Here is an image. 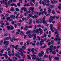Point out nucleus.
<instances>
[{
	"mask_svg": "<svg viewBox=\"0 0 61 61\" xmlns=\"http://www.w3.org/2000/svg\"><path fill=\"white\" fill-rule=\"evenodd\" d=\"M31 56L32 57V59H36V60L37 61H41V60H42V58H40V59L39 58V57L38 56L36 57V55H35V54H33L31 55Z\"/></svg>",
	"mask_w": 61,
	"mask_h": 61,
	"instance_id": "nucleus-1",
	"label": "nucleus"
},
{
	"mask_svg": "<svg viewBox=\"0 0 61 61\" xmlns=\"http://www.w3.org/2000/svg\"><path fill=\"white\" fill-rule=\"evenodd\" d=\"M53 47H54V46L51 45L50 46L49 48H47V49L46 50V53L47 54H48L49 53L48 52V50H50V53H51L53 51Z\"/></svg>",
	"mask_w": 61,
	"mask_h": 61,
	"instance_id": "nucleus-2",
	"label": "nucleus"
},
{
	"mask_svg": "<svg viewBox=\"0 0 61 61\" xmlns=\"http://www.w3.org/2000/svg\"><path fill=\"white\" fill-rule=\"evenodd\" d=\"M9 42L8 41H5L4 42L3 44L5 45H6V46H5V50H6V49H7V46H7L8 44H9Z\"/></svg>",
	"mask_w": 61,
	"mask_h": 61,
	"instance_id": "nucleus-3",
	"label": "nucleus"
},
{
	"mask_svg": "<svg viewBox=\"0 0 61 61\" xmlns=\"http://www.w3.org/2000/svg\"><path fill=\"white\" fill-rule=\"evenodd\" d=\"M7 0H3L2 1L3 4H4L5 3V7L6 8H7L8 7V6L7 5Z\"/></svg>",
	"mask_w": 61,
	"mask_h": 61,
	"instance_id": "nucleus-4",
	"label": "nucleus"
},
{
	"mask_svg": "<svg viewBox=\"0 0 61 61\" xmlns=\"http://www.w3.org/2000/svg\"><path fill=\"white\" fill-rule=\"evenodd\" d=\"M31 33L32 31L29 30L26 33V34H27V35L29 34L28 35L29 38H31Z\"/></svg>",
	"mask_w": 61,
	"mask_h": 61,
	"instance_id": "nucleus-5",
	"label": "nucleus"
},
{
	"mask_svg": "<svg viewBox=\"0 0 61 61\" xmlns=\"http://www.w3.org/2000/svg\"><path fill=\"white\" fill-rule=\"evenodd\" d=\"M46 17L44 16L42 19V22L43 24H44L45 25H46L47 24V22L46 21H45V18H46Z\"/></svg>",
	"mask_w": 61,
	"mask_h": 61,
	"instance_id": "nucleus-6",
	"label": "nucleus"
},
{
	"mask_svg": "<svg viewBox=\"0 0 61 61\" xmlns=\"http://www.w3.org/2000/svg\"><path fill=\"white\" fill-rule=\"evenodd\" d=\"M36 22L37 24H39V23H42V20L41 19H38L37 20V19H36Z\"/></svg>",
	"mask_w": 61,
	"mask_h": 61,
	"instance_id": "nucleus-7",
	"label": "nucleus"
},
{
	"mask_svg": "<svg viewBox=\"0 0 61 61\" xmlns=\"http://www.w3.org/2000/svg\"><path fill=\"white\" fill-rule=\"evenodd\" d=\"M44 55V53L43 51H41V53H39V56H38L39 57H41V56L42 57L43 56V55Z\"/></svg>",
	"mask_w": 61,
	"mask_h": 61,
	"instance_id": "nucleus-8",
	"label": "nucleus"
},
{
	"mask_svg": "<svg viewBox=\"0 0 61 61\" xmlns=\"http://www.w3.org/2000/svg\"><path fill=\"white\" fill-rule=\"evenodd\" d=\"M35 32H36V33H37V34L39 33V32L38 31V29L34 30H33L32 33H35Z\"/></svg>",
	"mask_w": 61,
	"mask_h": 61,
	"instance_id": "nucleus-9",
	"label": "nucleus"
},
{
	"mask_svg": "<svg viewBox=\"0 0 61 61\" xmlns=\"http://www.w3.org/2000/svg\"><path fill=\"white\" fill-rule=\"evenodd\" d=\"M56 50H54L52 51V54H53V55H55L56 54V52H58V49H56Z\"/></svg>",
	"mask_w": 61,
	"mask_h": 61,
	"instance_id": "nucleus-10",
	"label": "nucleus"
},
{
	"mask_svg": "<svg viewBox=\"0 0 61 61\" xmlns=\"http://www.w3.org/2000/svg\"><path fill=\"white\" fill-rule=\"evenodd\" d=\"M44 40L42 39H41V41H40V44L41 46H42L43 44H44Z\"/></svg>",
	"mask_w": 61,
	"mask_h": 61,
	"instance_id": "nucleus-11",
	"label": "nucleus"
},
{
	"mask_svg": "<svg viewBox=\"0 0 61 61\" xmlns=\"http://www.w3.org/2000/svg\"><path fill=\"white\" fill-rule=\"evenodd\" d=\"M51 2L52 4V5H54L55 4H56L57 3V1H56L54 0L53 1L52 0H51Z\"/></svg>",
	"mask_w": 61,
	"mask_h": 61,
	"instance_id": "nucleus-12",
	"label": "nucleus"
},
{
	"mask_svg": "<svg viewBox=\"0 0 61 61\" xmlns=\"http://www.w3.org/2000/svg\"><path fill=\"white\" fill-rule=\"evenodd\" d=\"M53 58H54L56 60H57L58 61L59 60V57L55 56H53Z\"/></svg>",
	"mask_w": 61,
	"mask_h": 61,
	"instance_id": "nucleus-13",
	"label": "nucleus"
},
{
	"mask_svg": "<svg viewBox=\"0 0 61 61\" xmlns=\"http://www.w3.org/2000/svg\"><path fill=\"white\" fill-rule=\"evenodd\" d=\"M38 31H40V35H41L42 33H43V30H42L41 29L39 28V29H38Z\"/></svg>",
	"mask_w": 61,
	"mask_h": 61,
	"instance_id": "nucleus-14",
	"label": "nucleus"
},
{
	"mask_svg": "<svg viewBox=\"0 0 61 61\" xmlns=\"http://www.w3.org/2000/svg\"><path fill=\"white\" fill-rule=\"evenodd\" d=\"M15 15H11L10 16V17L11 18H12L13 19H15Z\"/></svg>",
	"mask_w": 61,
	"mask_h": 61,
	"instance_id": "nucleus-15",
	"label": "nucleus"
},
{
	"mask_svg": "<svg viewBox=\"0 0 61 61\" xmlns=\"http://www.w3.org/2000/svg\"><path fill=\"white\" fill-rule=\"evenodd\" d=\"M21 10H24V11H27L26 9L24 8V7L21 8Z\"/></svg>",
	"mask_w": 61,
	"mask_h": 61,
	"instance_id": "nucleus-16",
	"label": "nucleus"
},
{
	"mask_svg": "<svg viewBox=\"0 0 61 61\" xmlns=\"http://www.w3.org/2000/svg\"><path fill=\"white\" fill-rule=\"evenodd\" d=\"M32 22V20L31 19H30L29 20V25H31Z\"/></svg>",
	"mask_w": 61,
	"mask_h": 61,
	"instance_id": "nucleus-17",
	"label": "nucleus"
},
{
	"mask_svg": "<svg viewBox=\"0 0 61 61\" xmlns=\"http://www.w3.org/2000/svg\"><path fill=\"white\" fill-rule=\"evenodd\" d=\"M20 35V36H23V35L24 36H25V34H24V33H23V31H21Z\"/></svg>",
	"mask_w": 61,
	"mask_h": 61,
	"instance_id": "nucleus-18",
	"label": "nucleus"
},
{
	"mask_svg": "<svg viewBox=\"0 0 61 61\" xmlns=\"http://www.w3.org/2000/svg\"><path fill=\"white\" fill-rule=\"evenodd\" d=\"M53 29H54V30H55V31H58V30H60L61 31V29L60 28H59L58 29V30L56 29V28H55L54 27H53Z\"/></svg>",
	"mask_w": 61,
	"mask_h": 61,
	"instance_id": "nucleus-19",
	"label": "nucleus"
},
{
	"mask_svg": "<svg viewBox=\"0 0 61 61\" xmlns=\"http://www.w3.org/2000/svg\"><path fill=\"white\" fill-rule=\"evenodd\" d=\"M53 20V19L52 18H51L49 20V23H51V22H52V21Z\"/></svg>",
	"mask_w": 61,
	"mask_h": 61,
	"instance_id": "nucleus-20",
	"label": "nucleus"
},
{
	"mask_svg": "<svg viewBox=\"0 0 61 61\" xmlns=\"http://www.w3.org/2000/svg\"><path fill=\"white\" fill-rule=\"evenodd\" d=\"M30 55H27V56L28 57V58H27L28 59H30V60L31 59V58L30 57Z\"/></svg>",
	"mask_w": 61,
	"mask_h": 61,
	"instance_id": "nucleus-21",
	"label": "nucleus"
},
{
	"mask_svg": "<svg viewBox=\"0 0 61 61\" xmlns=\"http://www.w3.org/2000/svg\"><path fill=\"white\" fill-rule=\"evenodd\" d=\"M46 37V33H45L44 34V36H42L41 37L42 38H44V37Z\"/></svg>",
	"mask_w": 61,
	"mask_h": 61,
	"instance_id": "nucleus-22",
	"label": "nucleus"
},
{
	"mask_svg": "<svg viewBox=\"0 0 61 61\" xmlns=\"http://www.w3.org/2000/svg\"><path fill=\"white\" fill-rule=\"evenodd\" d=\"M23 50L22 48H20V49L18 50V51L19 52H20V53H21L22 52V51H23Z\"/></svg>",
	"mask_w": 61,
	"mask_h": 61,
	"instance_id": "nucleus-23",
	"label": "nucleus"
},
{
	"mask_svg": "<svg viewBox=\"0 0 61 61\" xmlns=\"http://www.w3.org/2000/svg\"><path fill=\"white\" fill-rule=\"evenodd\" d=\"M49 9L48 10V14H50L51 12V9L50 8H49Z\"/></svg>",
	"mask_w": 61,
	"mask_h": 61,
	"instance_id": "nucleus-24",
	"label": "nucleus"
},
{
	"mask_svg": "<svg viewBox=\"0 0 61 61\" xmlns=\"http://www.w3.org/2000/svg\"><path fill=\"white\" fill-rule=\"evenodd\" d=\"M30 10H33L34 9V7H30L29 8Z\"/></svg>",
	"mask_w": 61,
	"mask_h": 61,
	"instance_id": "nucleus-25",
	"label": "nucleus"
},
{
	"mask_svg": "<svg viewBox=\"0 0 61 61\" xmlns=\"http://www.w3.org/2000/svg\"><path fill=\"white\" fill-rule=\"evenodd\" d=\"M51 13L52 15H55L56 14V12H55V10H53L52 11Z\"/></svg>",
	"mask_w": 61,
	"mask_h": 61,
	"instance_id": "nucleus-26",
	"label": "nucleus"
},
{
	"mask_svg": "<svg viewBox=\"0 0 61 61\" xmlns=\"http://www.w3.org/2000/svg\"><path fill=\"white\" fill-rule=\"evenodd\" d=\"M14 29V26H11L10 28V30H13Z\"/></svg>",
	"mask_w": 61,
	"mask_h": 61,
	"instance_id": "nucleus-27",
	"label": "nucleus"
},
{
	"mask_svg": "<svg viewBox=\"0 0 61 61\" xmlns=\"http://www.w3.org/2000/svg\"><path fill=\"white\" fill-rule=\"evenodd\" d=\"M7 30H10V26H9V25L7 26Z\"/></svg>",
	"mask_w": 61,
	"mask_h": 61,
	"instance_id": "nucleus-28",
	"label": "nucleus"
},
{
	"mask_svg": "<svg viewBox=\"0 0 61 61\" xmlns=\"http://www.w3.org/2000/svg\"><path fill=\"white\" fill-rule=\"evenodd\" d=\"M15 56H17L18 58H21L20 57V56H18V55L16 53L15 55Z\"/></svg>",
	"mask_w": 61,
	"mask_h": 61,
	"instance_id": "nucleus-29",
	"label": "nucleus"
},
{
	"mask_svg": "<svg viewBox=\"0 0 61 61\" xmlns=\"http://www.w3.org/2000/svg\"><path fill=\"white\" fill-rule=\"evenodd\" d=\"M34 13L35 14H36V15H38V13H39V12H37L36 11H35L34 12Z\"/></svg>",
	"mask_w": 61,
	"mask_h": 61,
	"instance_id": "nucleus-30",
	"label": "nucleus"
},
{
	"mask_svg": "<svg viewBox=\"0 0 61 61\" xmlns=\"http://www.w3.org/2000/svg\"><path fill=\"white\" fill-rule=\"evenodd\" d=\"M30 18V17H29V16H28V17H27V18H25V21H26L27 20H28Z\"/></svg>",
	"mask_w": 61,
	"mask_h": 61,
	"instance_id": "nucleus-31",
	"label": "nucleus"
},
{
	"mask_svg": "<svg viewBox=\"0 0 61 61\" xmlns=\"http://www.w3.org/2000/svg\"><path fill=\"white\" fill-rule=\"evenodd\" d=\"M29 3H28V4H25L24 5V6H30V5H29Z\"/></svg>",
	"mask_w": 61,
	"mask_h": 61,
	"instance_id": "nucleus-32",
	"label": "nucleus"
},
{
	"mask_svg": "<svg viewBox=\"0 0 61 61\" xmlns=\"http://www.w3.org/2000/svg\"><path fill=\"white\" fill-rule=\"evenodd\" d=\"M46 46L45 45L44 46H41L40 47V48H44Z\"/></svg>",
	"mask_w": 61,
	"mask_h": 61,
	"instance_id": "nucleus-33",
	"label": "nucleus"
},
{
	"mask_svg": "<svg viewBox=\"0 0 61 61\" xmlns=\"http://www.w3.org/2000/svg\"><path fill=\"white\" fill-rule=\"evenodd\" d=\"M10 11H14V7H11V9L10 10Z\"/></svg>",
	"mask_w": 61,
	"mask_h": 61,
	"instance_id": "nucleus-34",
	"label": "nucleus"
},
{
	"mask_svg": "<svg viewBox=\"0 0 61 61\" xmlns=\"http://www.w3.org/2000/svg\"><path fill=\"white\" fill-rule=\"evenodd\" d=\"M49 60L50 61H51V58H52V57H51V56L50 55H49Z\"/></svg>",
	"mask_w": 61,
	"mask_h": 61,
	"instance_id": "nucleus-35",
	"label": "nucleus"
},
{
	"mask_svg": "<svg viewBox=\"0 0 61 61\" xmlns=\"http://www.w3.org/2000/svg\"><path fill=\"white\" fill-rule=\"evenodd\" d=\"M13 5L14 6H15V7H17V6L16 5V4H15L14 3H13Z\"/></svg>",
	"mask_w": 61,
	"mask_h": 61,
	"instance_id": "nucleus-36",
	"label": "nucleus"
},
{
	"mask_svg": "<svg viewBox=\"0 0 61 61\" xmlns=\"http://www.w3.org/2000/svg\"><path fill=\"white\" fill-rule=\"evenodd\" d=\"M17 4L18 6L19 7H20V6H21V5H20V2H19V3H17Z\"/></svg>",
	"mask_w": 61,
	"mask_h": 61,
	"instance_id": "nucleus-37",
	"label": "nucleus"
},
{
	"mask_svg": "<svg viewBox=\"0 0 61 61\" xmlns=\"http://www.w3.org/2000/svg\"><path fill=\"white\" fill-rule=\"evenodd\" d=\"M50 7L51 8H54L55 7V6L54 5H50Z\"/></svg>",
	"mask_w": 61,
	"mask_h": 61,
	"instance_id": "nucleus-38",
	"label": "nucleus"
},
{
	"mask_svg": "<svg viewBox=\"0 0 61 61\" xmlns=\"http://www.w3.org/2000/svg\"><path fill=\"white\" fill-rule=\"evenodd\" d=\"M4 49H2L1 51H0V53H3V52L4 51Z\"/></svg>",
	"mask_w": 61,
	"mask_h": 61,
	"instance_id": "nucleus-39",
	"label": "nucleus"
},
{
	"mask_svg": "<svg viewBox=\"0 0 61 61\" xmlns=\"http://www.w3.org/2000/svg\"><path fill=\"white\" fill-rule=\"evenodd\" d=\"M15 23H16V21H13L11 23L12 24H13V25H14V24Z\"/></svg>",
	"mask_w": 61,
	"mask_h": 61,
	"instance_id": "nucleus-40",
	"label": "nucleus"
},
{
	"mask_svg": "<svg viewBox=\"0 0 61 61\" xmlns=\"http://www.w3.org/2000/svg\"><path fill=\"white\" fill-rule=\"evenodd\" d=\"M6 19L7 20H9L10 19V17H7Z\"/></svg>",
	"mask_w": 61,
	"mask_h": 61,
	"instance_id": "nucleus-41",
	"label": "nucleus"
},
{
	"mask_svg": "<svg viewBox=\"0 0 61 61\" xmlns=\"http://www.w3.org/2000/svg\"><path fill=\"white\" fill-rule=\"evenodd\" d=\"M4 35L5 36H7L8 35V33H6L5 34H4Z\"/></svg>",
	"mask_w": 61,
	"mask_h": 61,
	"instance_id": "nucleus-42",
	"label": "nucleus"
},
{
	"mask_svg": "<svg viewBox=\"0 0 61 61\" xmlns=\"http://www.w3.org/2000/svg\"><path fill=\"white\" fill-rule=\"evenodd\" d=\"M36 46H38L39 45V42H37L36 43Z\"/></svg>",
	"mask_w": 61,
	"mask_h": 61,
	"instance_id": "nucleus-43",
	"label": "nucleus"
},
{
	"mask_svg": "<svg viewBox=\"0 0 61 61\" xmlns=\"http://www.w3.org/2000/svg\"><path fill=\"white\" fill-rule=\"evenodd\" d=\"M13 40H14V41H18V39H15V38L14 37L13 38Z\"/></svg>",
	"mask_w": 61,
	"mask_h": 61,
	"instance_id": "nucleus-44",
	"label": "nucleus"
},
{
	"mask_svg": "<svg viewBox=\"0 0 61 61\" xmlns=\"http://www.w3.org/2000/svg\"><path fill=\"white\" fill-rule=\"evenodd\" d=\"M8 60L10 61H13V60H12V59H11H11H10V57H9L8 58Z\"/></svg>",
	"mask_w": 61,
	"mask_h": 61,
	"instance_id": "nucleus-45",
	"label": "nucleus"
},
{
	"mask_svg": "<svg viewBox=\"0 0 61 61\" xmlns=\"http://www.w3.org/2000/svg\"><path fill=\"white\" fill-rule=\"evenodd\" d=\"M30 4H31V6H34V4L33 3H32V2H30Z\"/></svg>",
	"mask_w": 61,
	"mask_h": 61,
	"instance_id": "nucleus-46",
	"label": "nucleus"
},
{
	"mask_svg": "<svg viewBox=\"0 0 61 61\" xmlns=\"http://www.w3.org/2000/svg\"><path fill=\"white\" fill-rule=\"evenodd\" d=\"M33 40H35V39H36V36H34V37H33Z\"/></svg>",
	"mask_w": 61,
	"mask_h": 61,
	"instance_id": "nucleus-47",
	"label": "nucleus"
},
{
	"mask_svg": "<svg viewBox=\"0 0 61 61\" xmlns=\"http://www.w3.org/2000/svg\"><path fill=\"white\" fill-rule=\"evenodd\" d=\"M45 2H46L47 3H49V2L50 1H49V0H46V1H45Z\"/></svg>",
	"mask_w": 61,
	"mask_h": 61,
	"instance_id": "nucleus-48",
	"label": "nucleus"
},
{
	"mask_svg": "<svg viewBox=\"0 0 61 61\" xmlns=\"http://www.w3.org/2000/svg\"><path fill=\"white\" fill-rule=\"evenodd\" d=\"M3 40H1L0 41V45H2V43H3Z\"/></svg>",
	"mask_w": 61,
	"mask_h": 61,
	"instance_id": "nucleus-49",
	"label": "nucleus"
},
{
	"mask_svg": "<svg viewBox=\"0 0 61 61\" xmlns=\"http://www.w3.org/2000/svg\"><path fill=\"white\" fill-rule=\"evenodd\" d=\"M32 50H31V52H34V48H32Z\"/></svg>",
	"mask_w": 61,
	"mask_h": 61,
	"instance_id": "nucleus-50",
	"label": "nucleus"
},
{
	"mask_svg": "<svg viewBox=\"0 0 61 61\" xmlns=\"http://www.w3.org/2000/svg\"><path fill=\"white\" fill-rule=\"evenodd\" d=\"M23 29L24 30H26V31H27V30H28V29H27L26 28L24 27L23 28Z\"/></svg>",
	"mask_w": 61,
	"mask_h": 61,
	"instance_id": "nucleus-51",
	"label": "nucleus"
},
{
	"mask_svg": "<svg viewBox=\"0 0 61 61\" xmlns=\"http://www.w3.org/2000/svg\"><path fill=\"white\" fill-rule=\"evenodd\" d=\"M48 46H50V45H51V43L50 42H48Z\"/></svg>",
	"mask_w": 61,
	"mask_h": 61,
	"instance_id": "nucleus-52",
	"label": "nucleus"
},
{
	"mask_svg": "<svg viewBox=\"0 0 61 61\" xmlns=\"http://www.w3.org/2000/svg\"><path fill=\"white\" fill-rule=\"evenodd\" d=\"M21 23H18L17 24V25L19 26H20L21 25Z\"/></svg>",
	"mask_w": 61,
	"mask_h": 61,
	"instance_id": "nucleus-53",
	"label": "nucleus"
},
{
	"mask_svg": "<svg viewBox=\"0 0 61 61\" xmlns=\"http://www.w3.org/2000/svg\"><path fill=\"white\" fill-rule=\"evenodd\" d=\"M31 44L32 45V46H36V44L35 43H33L32 42H31Z\"/></svg>",
	"mask_w": 61,
	"mask_h": 61,
	"instance_id": "nucleus-54",
	"label": "nucleus"
},
{
	"mask_svg": "<svg viewBox=\"0 0 61 61\" xmlns=\"http://www.w3.org/2000/svg\"><path fill=\"white\" fill-rule=\"evenodd\" d=\"M56 37L57 38H59V36H58V34L56 35Z\"/></svg>",
	"mask_w": 61,
	"mask_h": 61,
	"instance_id": "nucleus-55",
	"label": "nucleus"
},
{
	"mask_svg": "<svg viewBox=\"0 0 61 61\" xmlns=\"http://www.w3.org/2000/svg\"><path fill=\"white\" fill-rule=\"evenodd\" d=\"M44 57H46V58H47V57H48V56L45 55L44 56Z\"/></svg>",
	"mask_w": 61,
	"mask_h": 61,
	"instance_id": "nucleus-56",
	"label": "nucleus"
},
{
	"mask_svg": "<svg viewBox=\"0 0 61 61\" xmlns=\"http://www.w3.org/2000/svg\"><path fill=\"white\" fill-rule=\"evenodd\" d=\"M44 3H45V2L44 1H43L42 2V4H43V5H44V6L45 5V4Z\"/></svg>",
	"mask_w": 61,
	"mask_h": 61,
	"instance_id": "nucleus-57",
	"label": "nucleus"
},
{
	"mask_svg": "<svg viewBox=\"0 0 61 61\" xmlns=\"http://www.w3.org/2000/svg\"><path fill=\"white\" fill-rule=\"evenodd\" d=\"M29 16V17H32V15L31 14H29V16Z\"/></svg>",
	"mask_w": 61,
	"mask_h": 61,
	"instance_id": "nucleus-58",
	"label": "nucleus"
},
{
	"mask_svg": "<svg viewBox=\"0 0 61 61\" xmlns=\"http://www.w3.org/2000/svg\"><path fill=\"white\" fill-rule=\"evenodd\" d=\"M36 36V34H32V35H31V36Z\"/></svg>",
	"mask_w": 61,
	"mask_h": 61,
	"instance_id": "nucleus-59",
	"label": "nucleus"
},
{
	"mask_svg": "<svg viewBox=\"0 0 61 61\" xmlns=\"http://www.w3.org/2000/svg\"><path fill=\"white\" fill-rule=\"evenodd\" d=\"M12 33H13L14 34V33H15V30H13L12 31H11Z\"/></svg>",
	"mask_w": 61,
	"mask_h": 61,
	"instance_id": "nucleus-60",
	"label": "nucleus"
},
{
	"mask_svg": "<svg viewBox=\"0 0 61 61\" xmlns=\"http://www.w3.org/2000/svg\"><path fill=\"white\" fill-rule=\"evenodd\" d=\"M15 10L16 11H19V10L18 8H16L15 9Z\"/></svg>",
	"mask_w": 61,
	"mask_h": 61,
	"instance_id": "nucleus-61",
	"label": "nucleus"
},
{
	"mask_svg": "<svg viewBox=\"0 0 61 61\" xmlns=\"http://www.w3.org/2000/svg\"><path fill=\"white\" fill-rule=\"evenodd\" d=\"M37 38H38V39L40 41V37H39V36H37Z\"/></svg>",
	"mask_w": 61,
	"mask_h": 61,
	"instance_id": "nucleus-62",
	"label": "nucleus"
},
{
	"mask_svg": "<svg viewBox=\"0 0 61 61\" xmlns=\"http://www.w3.org/2000/svg\"><path fill=\"white\" fill-rule=\"evenodd\" d=\"M20 45H23V42H21L20 43Z\"/></svg>",
	"mask_w": 61,
	"mask_h": 61,
	"instance_id": "nucleus-63",
	"label": "nucleus"
},
{
	"mask_svg": "<svg viewBox=\"0 0 61 61\" xmlns=\"http://www.w3.org/2000/svg\"><path fill=\"white\" fill-rule=\"evenodd\" d=\"M54 41H57V38H55V39H54Z\"/></svg>",
	"mask_w": 61,
	"mask_h": 61,
	"instance_id": "nucleus-64",
	"label": "nucleus"
}]
</instances>
